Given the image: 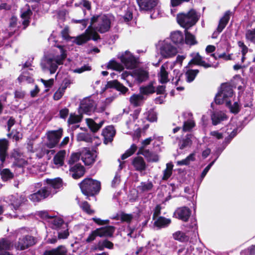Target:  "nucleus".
I'll list each match as a JSON object with an SVG mask.
<instances>
[{
	"label": "nucleus",
	"mask_w": 255,
	"mask_h": 255,
	"mask_svg": "<svg viewBox=\"0 0 255 255\" xmlns=\"http://www.w3.org/2000/svg\"><path fill=\"white\" fill-rule=\"evenodd\" d=\"M121 62L125 65L127 69H133L136 66V60L130 52L125 51L119 55Z\"/></svg>",
	"instance_id": "9d476101"
},
{
	"label": "nucleus",
	"mask_w": 255,
	"mask_h": 255,
	"mask_svg": "<svg viewBox=\"0 0 255 255\" xmlns=\"http://www.w3.org/2000/svg\"><path fill=\"white\" fill-rule=\"evenodd\" d=\"M131 76L140 83L147 79L148 73L142 69H136L132 71Z\"/></svg>",
	"instance_id": "b1692460"
},
{
	"label": "nucleus",
	"mask_w": 255,
	"mask_h": 255,
	"mask_svg": "<svg viewBox=\"0 0 255 255\" xmlns=\"http://www.w3.org/2000/svg\"><path fill=\"white\" fill-rule=\"evenodd\" d=\"M185 41L186 44L192 45L197 43L194 35L191 34L187 30H185Z\"/></svg>",
	"instance_id": "09e8293b"
},
{
	"label": "nucleus",
	"mask_w": 255,
	"mask_h": 255,
	"mask_svg": "<svg viewBox=\"0 0 255 255\" xmlns=\"http://www.w3.org/2000/svg\"><path fill=\"white\" fill-rule=\"evenodd\" d=\"M211 119L213 125H217L221 122L226 120L227 117L226 114L222 111L215 112L211 116Z\"/></svg>",
	"instance_id": "c756f323"
},
{
	"label": "nucleus",
	"mask_w": 255,
	"mask_h": 255,
	"mask_svg": "<svg viewBox=\"0 0 255 255\" xmlns=\"http://www.w3.org/2000/svg\"><path fill=\"white\" fill-rule=\"evenodd\" d=\"M60 55L55 56H48L44 57L41 61V67L43 71L49 70L50 74H52L55 73L58 66L63 64V61L66 57V54L62 46H58Z\"/></svg>",
	"instance_id": "20e7f679"
},
{
	"label": "nucleus",
	"mask_w": 255,
	"mask_h": 255,
	"mask_svg": "<svg viewBox=\"0 0 255 255\" xmlns=\"http://www.w3.org/2000/svg\"><path fill=\"white\" fill-rule=\"evenodd\" d=\"M155 84V82L152 81L148 84L140 87V93L143 96L154 93L155 92V87L154 86Z\"/></svg>",
	"instance_id": "473e14b6"
},
{
	"label": "nucleus",
	"mask_w": 255,
	"mask_h": 255,
	"mask_svg": "<svg viewBox=\"0 0 255 255\" xmlns=\"http://www.w3.org/2000/svg\"><path fill=\"white\" fill-rule=\"evenodd\" d=\"M137 149V146L133 144L131 145L130 147L126 151V152L123 154L121 158L122 160H124L128 158V157L131 156L132 154H133L135 151Z\"/></svg>",
	"instance_id": "864d4df0"
},
{
	"label": "nucleus",
	"mask_w": 255,
	"mask_h": 255,
	"mask_svg": "<svg viewBox=\"0 0 255 255\" xmlns=\"http://www.w3.org/2000/svg\"><path fill=\"white\" fill-rule=\"evenodd\" d=\"M113 247V244L107 240H105L102 242H100L98 245V248L101 251L103 250L105 248L111 249H112Z\"/></svg>",
	"instance_id": "13d9d810"
},
{
	"label": "nucleus",
	"mask_w": 255,
	"mask_h": 255,
	"mask_svg": "<svg viewBox=\"0 0 255 255\" xmlns=\"http://www.w3.org/2000/svg\"><path fill=\"white\" fill-rule=\"evenodd\" d=\"M123 18L124 21L127 22L129 21L132 18V12L129 9H127Z\"/></svg>",
	"instance_id": "69168bd1"
},
{
	"label": "nucleus",
	"mask_w": 255,
	"mask_h": 255,
	"mask_svg": "<svg viewBox=\"0 0 255 255\" xmlns=\"http://www.w3.org/2000/svg\"><path fill=\"white\" fill-rule=\"evenodd\" d=\"M182 117L184 119L183 129L184 131H188L195 126V123L193 120V115L191 112H186L182 114Z\"/></svg>",
	"instance_id": "4468645a"
},
{
	"label": "nucleus",
	"mask_w": 255,
	"mask_h": 255,
	"mask_svg": "<svg viewBox=\"0 0 255 255\" xmlns=\"http://www.w3.org/2000/svg\"><path fill=\"white\" fill-rule=\"evenodd\" d=\"M144 100V96L140 93L138 94L132 95L129 99L131 104L135 107L140 106Z\"/></svg>",
	"instance_id": "72a5a7b5"
},
{
	"label": "nucleus",
	"mask_w": 255,
	"mask_h": 255,
	"mask_svg": "<svg viewBox=\"0 0 255 255\" xmlns=\"http://www.w3.org/2000/svg\"><path fill=\"white\" fill-rule=\"evenodd\" d=\"M12 247V242L6 239L0 240V252L7 251Z\"/></svg>",
	"instance_id": "ea45409f"
},
{
	"label": "nucleus",
	"mask_w": 255,
	"mask_h": 255,
	"mask_svg": "<svg viewBox=\"0 0 255 255\" xmlns=\"http://www.w3.org/2000/svg\"><path fill=\"white\" fill-rule=\"evenodd\" d=\"M238 45L239 47L241 49V52L242 54V62L243 63L245 60V55L247 53L248 51V47L244 44V43L243 41H239L238 42Z\"/></svg>",
	"instance_id": "5fc2aeb1"
},
{
	"label": "nucleus",
	"mask_w": 255,
	"mask_h": 255,
	"mask_svg": "<svg viewBox=\"0 0 255 255\" xmlns=\"http://www.w3.org/2000/svg\"><path fill=\"white\" fill-rule=\"evenodd\" d=\"M50 221L52 224V228L54 229L66 228L67 224H65L63 220L59 217H55L52 216Z\"/></svg>",
	"instance_id": "e433bc0d"
},
{
	"label": "nucleus",
	"mask_w": 255,
	"mask_h": 255,
	"mask_svg": "<svg viewBox=\"0 0 255 255\" xmlns=\"http://www.w3.org/2000/svg\"><path fill=\"white\" fill-rule=\"evenodd\" d=\"M211 56L213 57V58L215 60L217 59L218 58H223L225 60H231V55H227L226 53H222L221 54H219L217 56L215 54H212L211 55Z\"/></svg>",
	"instance_id": "0e129e2a"
},
{
	"label": "nucleus",
	"mask_w": 255,
	"mask_h": 255,
	"mask_svg": "<svg viewBox=\"0 0 255 255\" xmlns=\"http://www.w3.org/2000/svg\"><path fill=\"white\" fill-rule=\"evenodd\" d=\"M66 155V152L65 150H60L55 154L53 159V161L57 167L62 166L63 165Z\"/></svg>",
	"instance_id": "bb28decb"
},
{
	"label": "nucleus",
	"mask_w": 255,
	"mask_h": 255,
	"mask_svg": "<svg viewBox=\"0 0 255 255\" xmlns=\"http://www.w3.org/2000/svg\"><path fill=\"white\" fill-rule=\"evenodd\" d=\"M115 229L113 226H106L97 229L96 232H98V235L100 237L112 236Z\"/></svg>",
	"instance_id": "7c9ffc66"
},
{
	"label": "nucleus",
	"mask_w": 255,
	"mask_h": 255,
	"mask_svg": "<svg viewBox=\"0 0 255 255\" xmlns=\"http://www.w3.org/2000/svg\"><path fill=\"white\" fill-rule=\"evenodd\" d=\"M106 86L108 88L115 87L117 90L120 91L123 94H125L128 91V89L127 87H125L117 80L108 82Z\"/></svg>",
	"instance_id": "f704fd0d"
},
{
	"label": "nucleus",
	"mask_w": 255,
	"mask_h": 255,
	"mask_svg": "<svg viewBox=\"0 0 255 255\" xmlns=\"http://www.w3.org/2000/svg\"><path fill=\"white\" fill-rule=\"evenodd\" d=\"M63 231H59L58 233V238L60 239H66L69 236L68 230L67 227L66 228H63Z\"/></svg>",
	"instance_id": "e2e57ef3"
},
{
	"label": "nucleus",
	"mask_w": 255,
	"mask_h": 255,
	"mask_svg": "<svg viewBox=\"0 0 255 255\" xmlns=\"http://www.w3.org/2000/svg\"><path fill=\"white\" fill-rule=\"evenodd\" d=\"M35 239L30 236H26L20 238L17 243L15 244V247L18 250H24L29 247L34 245Z\"/></svg>",
	"instance_id": "f8f14e48"
},
{
	"label": "nucleus",
	"mask_w": 255,
	"mask_h": 255,
	"mask_svg": "<svg viewBox=\"0 0 255 255\" xmlns=\"http://www.w3.org/2000/svg\"><path fill=\"white\" fill-rule=\"evenodd\" d=\"M91 70V67L88 65H85L81 68H77L74 70V72L81 73L84 71H90Z\"/></svg>",
	"instance_id": "338daca9"
},
{
	"label": "nucleus",
	"mask_w": 255,
	"mask_h": 255,
	"mask_svg": "<svg viewBox=\"0 0 255 255\" xmlns=\"http://www.w3.org/2000/svg\"><path fill=\"white\" fill-rule=\"evenodd\" d=\"M32 14V11L30 10L29 6L26 5L24 7L22 8L21 10V17L23 19L22 24L24 25L25 28L29 24V18Z\"/></svg>",
	"instance_id": "c85d7f7f"
},
{
	"label": "nucleus",
	"mask_w": 255,
	"mask_h": 255,
	"mask_svg": "<svg viewBox=\"0 0 255 255\" xmlns=\"http://www.w3.org/2000/svg\"><path fill=\"white\" fill-rule=\"evenodd\" d=\"M66 88V87L59 88L57 90V91L54 93L53 95V99L55 100H59V99H60L63 95Z\"/></svg>",
	"instance_id": "bf43d9fd"
},
{
	"label": "nucleus",
	"mask_w": 255,
	"mask_h": 255,
	"mask_svg": "<svg viewBox=\"0 0 255 255\" xmlns=\"http://www.w3.org/2000/svg\"><path fill=\"white\" fill-rule=\"evenodd\" d=\"M159 49L161 56L166 58L173 57L177 53V49L166 40L161 43Z\"/></svg>",
	"instance_id": "1a4fd4ad"
},
{
	"label": "nucleus",
	"mask_w": 255,
	"mask_h": 255,
	"mask_svg": "<svg viewBox=\"0 0 255 255\" xmlns=\"http://www.w3.org/2000/svg\"><path fill=\"white\" fill-rule=\"evenodd\" d=\"M19 83H31L33 82V79L27 69H23L22 74L18 78Z\"/></svg>",
	"instance_id": "c9c22d12"
},
{
	"label": "nucleus",
	"mask_w": 255,
	"mask_h": 255,
	"mask_svg": "<svg viewBox=\"0 0 255 255\" xmlns=\"http://www.w3.org/2000/svg\"><path fill=\"white\" fill-rule=\"evenodd\" d=\"M231 12L228 11L225 12L224 16L220 19L217 31L214 34H219L226 27L230 18Z\"/></svg>",
	"instance_id": "393cba45"
},
{
	"label": "nucleus",
	"mask_w": 255,
	"mask_h": 255,
	"mask_svg": "<svg viewBox=\"0 0 255 255\" xmlns=\"http://www.w3.org/2000/svg\"><path fill=\"white\" fill-rule=\"evenodd\" d=\"M173 167V165L171 163L166 164V168L163 170V180H167L171 176L172 173Z\"/></svg>",
	"instance_id": "49530a36"
},
{
	"label": "nucleus",
	"mask_w": 255,
	"mask_h": 255,
	"mask_svg": "<svg viewBox=\"0 0 255 255\" xmlns=\"http://www.w3.org/2000/svg\"><path fill=\"white\" fill-rule=\"evenodd\" d=\"M195 154L194 153L190 154L185 159L178 161L177 165L179 166L189 165L191 161L195 160Z\"/></svg>",
	"instance_id": "de8ad7c7"
},
{
	"label": "nucleus",
	"mask_w": 255,
	"mask_h": 255,
	"mask_svg": "<svg viewBox=\"0 0 255 255\" xmlns=\"http://www.w3.org/2000/svg\"><path fill=\"white\" fill-rule=\"evenodd\" d=\"M67 253L66 248L64 246H60L55 249L45 251L43 255H66Z\"/></svg>",
	"instance_id": "2f4dec72"
},
{
	"label": "nucleus",
	"mask_w": 255,
	"mask_h": 255,
	"mask_svg": "<svg viewBox=\"0 0 255 255\" xmlns=\"http://www.w3.org/2000/svg\"><path fill=\"white\" fill-rule=\"evenodd\" d=\"M40 81L44 84V86L47 88L51 87L54 83V79H50L48 80H45L43 79H41Z\"/></svg>",
	"instance_id": "774afa93"
},
{
	"label": "nucleus",
	"mask_w": 255,
	"mask_h": 255,
	"mask_svg": "<svg viewBox=\"0 0 255 255\" xmlns=\"http://www.w3.org/2000/svg\"><path fill=\"white\" fill-rule=\"evenodd\" d=\"M81 121V117L75 114H71L68 120L69 125L79 123Z\"/></svg>",
	"instance_id": "6e6d98bb"
},
{
	"label": "nucleus",
	"mask_w": 255,
	"mask_h": 255,
	"mask_svg": "<svg viewBox=\"0 0 255 255\" xmlns=\"http://www.w3.org/2000/svg\"><path fill=\"white\" fill-rule=\"evenodd\" d=\"M0 173L2 180L5 181L12 178L13 176V173L7 168L0 170Z\"/></svg>",
	"instance_id": "8fccbe9b"
},
{
	"label": "nucleus",
	"mask_w": 255,
	"mask_h": 255,
	"mask_svg": "<svg viewBox=\"0 0 255 255\" xmlns=\"http://www.w3.org/2000/svg\"><path fill=\"white\" fill-rule=\"evenodd\" d=\"M245 37L248 41L255 44V27L246 31Z\"/></svg>",
	"instance_id": "a18cd8bd"
},
{
	"label": "nucleus",
	"mask_w": 255,
	"mask_h": 255,
	"mask_svg": "<svg viewBox=\"0 0 255 255\" xmlns=\"http://www.w3.org/2000/svg\"><path fill=\"white\" fill-rule=\"evenodd\" d=\"M138 5L141 10H149L156 4V0H136Z\"/></svg>",
	"instance_id": "5701e85b"
},
{
	"label": "nucleus",
	"mask_w": 255,
	"mask_h": 255,
	"mask_svg": "<svg viewBox=\"0 0 255 255\" xmlns=\"http://www.w3.org/2000/svg\"><path fill=\"white\" fill-rule=\"evenodd\" d=\"M81 159L86 165L93 164L97 157L95 151H91L87 148L83 149L81 153Z\"/></svg>",
	"instance_id": "ddd939ff"
},
{
	"label": "nucleus",
	"mask_w": 255,
	"mask_h": 255,
	"mask_svg": "<svg viewBox=\"0 0 255 255\" xmlns=\"http://www.w3.org/2000/svg\"><path fill=\"white\" fill-rule=\"evenodd\" d=\"M86 122L91 130L95 132L103 126L105 123V120H103L97 123L92 119H86Z\"/></svg>",
	"instance_id": "cd10ccee"
},
{
	"label": "nucleus",
	"mask_w": 255,
	"mask_h": 255,
	"mask_svg": "<svg viewBox=\"0 0 255 255\" xmlns=\"http://www.w3.org/2000/svg\"><path fill=\"white\" fill-rule=\"evenodd\" d=\"M96 107V103L94 97L90 96L84 98L80 105V112L87 114H90Z\"/></svg>",
	"instance_id": "6e6552de"
},
{
	"label": "nucleus",
	"mask_w": 255,
	"mask_h": 255,
	"mask_svg": "<svg viewBox=\"0 0 255 255\" xmlns=\"http://www.w3.org/2000/svg\"><path fill=\"white\" fill-rule=\"evenodd\" d=\"M107 68L119 71H121L124 69L122 65L114 60H111L108 63Z\"/></svg>",
	"instance_id": "603ef678"
},
{
	"label": "nucleus",
	"mask_w": 255,
	"mask_h": 255,
	"mask_svg": "<svg viewBox=\"0 0 255 255\" xmlns=\"http://www.w3.org/2000/svg\"><path fill=\"white\" fill-rule=\"evenodd\" d=\"M77 139L78 141H84L86 142L91 141V137L90 135L87 133L84 132L78 133L77 135Z\"/></svg>",
	"instance_id": "4d7b16f0"
},
{
	"label": "nucleus",
	"mask_w": 255,
	"mask_h": 255,
	"mask_svg": "<svg viewBox=\"0 0 255 255\" xmlns=\"http://www.w3.org/2000/svg\"><path fill=\"white\" fill-rule=\"evenodd\" d=\"M173 238L174 240H177L180 242H187L189 240V236L185 233L178 231L174 233L172 235Z\"/></svg>",
	"instance_id": "58836bf2"
},
{
	"label": "nucleus",
	"mask_w": 255,
	"mask_h": 255,
	"mask_svg": "<svg viewBox=\"0 0 255 255\" xmlns=\"http://www.w3.org/2000/svg\"><path fill=\"white\" fill-rule=\"evenodd\" d=\"M63 134V129L59 128L55 130H50L46 133L47 141L46 145L49 148L54 147L59 141Z\"/></svg>",
	"instance_id": "0eeeda50"
},
{
	"label": "nucleus",
	"mask_w": 255,
	"mask_h": 255,
	"mask_svg": "<svg viewBox=\"0 0 255 255\" xmlns=\"http://www.w3.org/2000/svg\"><path fill=\"white\" fill-rule=\"evenodd\" d=\"M191 56L192 57V59L189 63V64H190L191 63H194L196 65L203 66L206 68L212 66V64L204 61L203 60V57L200 56L198 53H192L191 54Z\"/></svg>",
	"instance_id": "4be33fe9"
},
{
	"label": "nucleus",
	"mask_w": 255,
	"mask_h": 255,
	"mask_svg": "<svg viewBox=\"0 0 255 255\" xmlns=\"http://www.w3.org/2000/svg\"><path fill=\"white\" fill-rule=\"evenodd\" d=\"M111 21L108 15L102 14L93 16L91 19L90 25L84 33L74 37V41L78 45H82L91 39L96 41L100 39L98 32L104 33L109 31Z\"/></svg>",
	"instance_id": "f257e3e1"
},
{
	"label": "nucleus",
	"mask_w": 255,
	"mask_h": 255,
	"mask_svg": "<svg viewBox=\"0 0 255 255\" xmlns=\"http://www.w3.org/2000/svg\"><path fill=\"white\" fill-rule=\"evenodd\" d=\"M30 145H28V149H29L31 151L34 152H36V155L39 157L41 158L44 156L46 153H48L49 152H53L54 150H49V149L46 148V145L44 144L43 143L40 144L37 148H35L34 149L32 146L30 147Z\"/></svg>",
	"instance_id": "6ab92c4d"
},
{
	"label": "nucleus",
	"mask_w": 255,
	"mask_h": 255,
	"mask_svg": "<svg viewBox=\"0 0 255 255\" xmlns=\"http://www.w3.org/2000/svg\"><path fill=\"white\" fill-rule=\"evenodd\" d=\"M171 38L175 43H181L184 41V36L180 31H175L171 33Z\"/></svg>",
	"instance_id": "a19ab883"
},
{
	"label": "nucleus",
	"mask_w": 255,
	"mask_h": 255,
	"mask_svg": "<svg viewBox=\"0 0 255 255\" xmlns=\"http://www.w3.org/2000/svg\"><path fill=\"white\" fill-rule=\"evenodd\" d=\"M191 213V210L186 207L178 208L175 212L176 217L184 222L188 221Z\"/></svg>",
	"instance_id": "2eb2a0df"
},
{
	"label": "nucleus",
	"mask_w": 255,
	"mask_h": 255,
	"mask_svg": "<svg viewBox=\"0 0 255 255\" xmlns=\"http://www.w3.org/2000/svg\"><path fill=\"white\" fill-rule=\"evenodd\" d=\"M198 19V16L194 9H191L187 13H179L177 16L178 23L185 30L195 25Z\"/></svg>",
	"instance_id": "39448f33"
},
{
	"label": "nucleus",
	"mask_w": 255,
	"mask_h": 255,
	"mask_svg": "<svg viewBox=\"0 0 255 255\" xmlns=\"http://www.w3.org/2000/svg\"><path fill=\"white\" fill-rule=\"evenodd\" d=\"M70 174L74 179H78L83 176L85 173V169L83 166L76 164L70 167L69 169Z\"/></svg>",
	"instance_id": "a211bd4d"
},
{
	"label": "nucleus",
	"mask_w": 255,
	"mask_h": 255,
	"mask_svg": "<svg viewBox=\"0 0 255 255\" xmlns=\"http://www.w3.org/2000/svg\"><path fill=\"white\" fill-rule=\"evenodd\" d=\"M168 68V64L167 63H164L161 66L160 71L157 74L158 81L162 84L166 83L169 81Z\"/></svg>",
	"instance_id": "f3484780"
},
{
	"label": "nucleus",
	"mask_w": 255,
	"mask_h": 255,
	"mask_svg": "<svg viewBox=\"0 0 255 255\" xmlns=\"http://www.w3.org/2000/svg\"><path fill=\"white\" fill-rule=\"evenodd\" d=\"M80 187L83 194L86 196H93L100 191L101 183L97 180L87 178L80 184Z\"/></svg>",
	"instance_id": "423d86ee"
},
{
	"label": "nucleus",
	"mask_w": 255,
	"mask_h": 255,
	"mask_svg": "<svg viewBox=\"0 0 255 255\" xmlns=\"http://www.w3.org/2000/svg\"><path fill=\"white\" fill-rule=\"evenodd\" d=\"M8 146V142L7 140L6 139H0V160L1 164L4 163L7 156Z\"/></svg>",
	"instance_id": "a878e982"
},
{
	"label": "nucleus",
	"mask_w": 255,
	"mask_h": 255,
	"mask_svg": "<svg viewBox=\"0 0 255 255\" xmlns=\"http://www.w3.org/2000/svg\"><path fill=\"white\" fill-rule=\"evenodd\" d=\"M27 164V162L22 158L17 159L13 164V166H17L20 168Z\"/></svg>",
	"instance_id": "680f3d73"
},
{
	"label": "nucleus",
	"mask_w": 255,
	"mask_h": 255,
	"mask_svg": "<svg viewBox=\"0 0 255 255\" xmlns=\"http://www.w3.org/2000/svg\"><path fill=\"white\" fill-rule=\"evenodd\" d=\"M198 73V70H188L185 73L187 82L189 83L192 82L194 80Z\"/></svg>",
	"instance_id": "37998d69"
},
{
	"label": "nucleus",
	"mask_w": 255,
	"mask_h": 255,
	"mask_svg": "<svg viewBox=\"0 0 255 255\" xmlns=\"http://www.w3.org/2000/svg\"><path fill=\"white\" fill-rule=\"evenodd\" d=\"M139 113V110H135L133 115H130L129 121L127 122L128 128L131 130L134 131L138 136L140 135V128L139 125L136 123V120L137 119Z\"/></svg>",
	"instance_id": "9b49d317"
},
{
	"label": "nucleus",
	"mask_w": 255,
	"mask_h": 255,
	"mask_svg": "<svg viewBox=\"0 0 255 255\" xmlns=\"http://www.w3.org/2000/svg\"><path fill=\"white\" fill-rule=\"evenodd\" d=\"M233 95L232 88L230 85L222 84L220 91L216 95L215 102L218 104H225L228 107L232 113L237 114L240 111V106L238 102H236L231 105V100Z\"/></svg>",
	"instance_id": "7ed1b4c3"
},
{
	"label": "nucleus",
	"mask_w": 255,
	"mask_h": 255,
	"mask_svg": "<svg viewBox=\"0 0 255 255\" xmlns=\"http://www.w3.org/2000/svg\"><path fill=\"white\" fill-rule=\"evenodd\" d=\"M77 200L81 208L88 214L92 215L95 213L94 210L91 209L90 205L87 202L84 201L82 203H80V201L78 198H77Z\"/></svg>",
	"instance_id": "c03bdc74"
},
{
	"label": "nucleus",
	"mask_w": 255,
	"mask_h": 255,
	"mask_svg": "<svg viewBox=\"0 0 255 255\" xmlns=\"http://www.w3.org/2000/svg\"><path fill=\"white\" fill-rule=\"evenodd\" d=\"M132 165L136 171L141 172L145 170L146 164L144 159L140 156L134 158L132 161Z\"/></svg>",
	"instance_id": "412c9836"
},
{
	"label": "nucleus",
	"mask_w": 255,
	"mask_h": 255,
	"mask_svg": "<svg viewBox=\"0 0 255 255\" xmlns=\"http://www.w3.org/2000/svg\"><path fill=\"white\" fill-rule=\"evenodd\" d=\"M182 76V73L180 70L177 69L174 70L173 76L172 79V82L174 83L176 86L180 85L183 82V81L181 79Z\"/></svg>",
	"instance_id": "79ce46f5"
},
{
	"label": "nucleus",
	"mask_w": 255,
	"mask_h": 255,
	"mask_svg": "<svg viewBox=\"0 0 255 255\" xmlns=\"http://www.w3.org/2000/svg\"><path fill=\"white\" fill-rule=\"evenodd\" d=\"M47 184L37 192L31 194L29 196V199L33 202H38L41 200L56 193L58 190L62 187V180L60 178L47 179Z\"/></svg>",
	"instance_id": "f03ea898"
},
{
	"label": "nucleus",
	"mask_w": 255,
	"mask_h": 255,
	"mask_svg": "<svg viewBox=\"0 0 255 255\" xmlns=\"http://www.w3.org/2000/svg\"><path fill=\"white\" fill-rule=\"evenodd\" d=\"M170 222V220L160 217L155 221V225L159 227H164L168 225Z\"/></svg>",
	"instance_id": "3c124183"
},
{
	"label": "nucleus",
	"mask_w": 255,
	"mask_h": 255,
	"mask_svg": "<svg viewBox=\"0 0 255 255\" xmlns=\"http://www.w3.org/2000/svg\"><path fill=\"white\" fill-rule=\"evenodd\" d=\"M153 185L151 182H142L140 186L139 187L140 189L142 191H147L152 189Z\"/></svg>",
	"instance_id": "052dcab7"
},
{
	"label": "nucleus",
	"mask_w": 255,
	"mask_h": 255,
	"mask_svg": "<svg viewBox=\"0 0 255 255\" xmlns=\"http://www.w3.org/2000/svg\"><path fill=\"white\" fill-rule=\"evenodd\" d=\"M10 204L15 210H17L19 206L27 201L24 195L13 196L10 197Z\"/></svg>",
	"instance_id": "aec40b11"
},
{
	"label": "nucleus",
	"mask_w": 255,
	"mask_h": 255,
	"mask_svg": "<svg viewBox=\"0 0 255 255\" xmlns=\"http://www.w3.org/2000/svg\"><path fill=\"white\" fill-rule=\"evenodd\" d=\"M133 218V215L130 214H126L123 212H122L120 214H118L116 216H113L112 217V219H120L122 222H127L128 223H130Z\"/></svg>",
	"instance_id": "4c0bfd02"
},
{
	"label": "nucleus",
	"mask_w": 255,
	"mask_h": 255,
	"mask_svg": "<svg viewBox=\"0 0 255 255\" xmlns=\"http://www.w3.org/2000/svg\"><path fill=\"white\" fill-rule=\"evenodd\" d=\"M116 134V130L112 126L106 127L103 130L102 135L104 137V143L108 144L111 142Z\"/></svg>",
	"instance_id": "dca6fc26"
}]
</instances>
